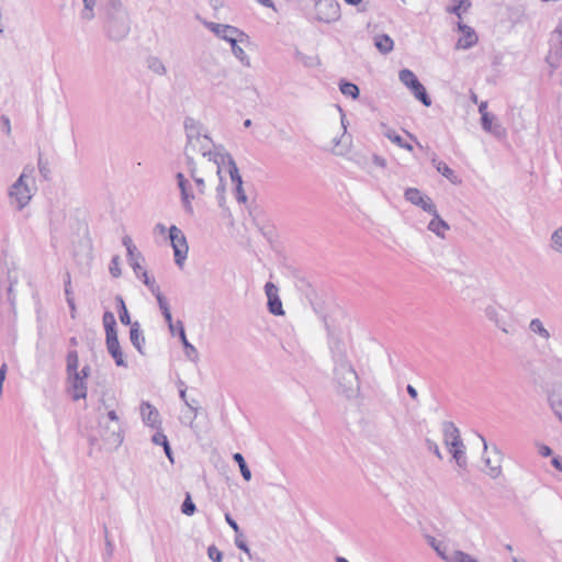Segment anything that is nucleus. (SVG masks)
Segmentation results:
<instances>
[{
  "label": "nucleus",
  "mask_w": 562,
  "mask_h": 562,
  "mask_svg": "<svg viewBox=\"0 0 562 562\" xmlns=\"http://www.w3.org/2000/svg\"><path fill=\"white\" fill-rule=\"evenodd\" d=\"M33 172L34 168L26 167L10 189V198L16 203L18 210H22L32 198V189L29 181H34Z\"/></svg>",
  "instance_id": "3"
},
{
  "label": "nucleus",
  "mask_w": 562,
  "mask_h": 562,
  "mask_svg": "<svg viewBox=\"0 0 562 562\" xmlns=\"http://www.w3.org/2000/svg\"><path fill=\"white\" fill-rule=\"evenodd\" d=\"M551 247L557 252H562V226L551 235Z\"/></svg>",
  "instance_id": "41"
},
{
  "label": "nucleus",
  "mask_w": 562,
  "mask_h": 562,
  "mask_svg": "<svg viewBox=\"0 0 562 562\" xmlns=\"http://www.w3.org/2000/svg\"><path fill=\"white\" fill-rule=\"evenodd\" d=\"M213 144L212 139L207 135L201 137L198 153H201L203 157H207L210 161H213L217 166V175L221 173V164L225 162V154L214 153L211 149Z\"/></svg>",
  "instance_id": "10"
},
{
  "label": "nucleus",
  "mask_w": 562,
  "mask_h": 562,
  "mask_svg": "<svg viewBox=\"0 0 562 562\" xmlns=\"http://www.w3.org/2000/svg\"><path fill=\"white\" fill-rule=\"evenodd\" d=\"M450 562H479L476 559L472 558L470 554L463 551H454L453 555L449 560Z\"/></svg>",
  "instance_id": "47"
},
{
  "label": "nucleus",
  "mask_w": 562,
  "mask_h": 562,
  "mask_svg": "<svg viewBox=\"0 0 562 562\" xmlns=\"http://www.w3.org/2000/svg\"><path fill=\"white\" fill-rule=\"evenodd\" d=\"M431 162L434 167L437 169L439 173H441L445 178H447L452 183H458L460 180L454 175V171L443 161L437 159L436 155L431 158Z\"/></svg>",
  "instance_id": "23"
},
{
  "label": "nucleus",
  "mask_w": 562,
  "mask_h": 562,
  "mask_svg": "<svg viewBox=\"0 0 562 562\" xmlns=\"http://www.w3.org/2000/svg\"><path fill=\"white\" fill-rule=\"evenodd\" d=\"M196 510L195 504L192 502L190 493H187L186 498L181 505L182 514L192 516Z\"/></svg>",
  "instance_id": "44"
},
{
  "label": "nucleus",
  "mask_w": 562,
  "mask_h": 562,
  "mask_svg": "<svg viewBox=\"0 0 562 562\" xmlns=\"http://www.w3.org/2000/svg\"><path fill=\"white\" fill-rule=\"evenodd\" d=\"M184 156H186V161H187V166L189 168L190 176H191V178H194V176H196V166H195V161L193 159V154H189L188 151H184Z\"/></svg>",
  "instance_id": "54"
},
{
  "label": "nucleus",
  "mask_w": 562,
  "mask_h": 562,
  "mask_svg": "<svg viewBox=\"0 0 562 562\" xmlns=\"http://www.w3.org/2000/svg\"><path fill=\"white\" fill-rule=\"evenodd\" d=\"M207 555L213 562H222L223 554L214 544L207 548Z\"/></svg>",
  "instance_id": "52"
},
{
  "label": "nucleus",
  "mask_w": 562,
  "mask_h": 562,
  "mask_svg": "<svg viewBox=\"0 0 562 562\" xmlns=\"http://www.w3.org/2000/svg\"><path fill=\"white\" fill-rule=\"evenodd\" d=\"M37 167H38V171H40L41 176L45 180H49L50 173H52L50 165H49V161L47 159H44L41 154L38 155Z\"/></svg>",
  "instance_id": "40"
},
{
  "label": "nucleus",
  "mask_w": 562,
  "mask_h": 562,
  "mask_svg": "<svg viewBox=\"0 0 562 562\" xmlns=\"http://www.w3.org/2000/svg\"><path fill=\"white\" fill-rule=\"evenodd\" d=\"M79 357L77 350H69L66 357V372L67 375L78 373Z\"/></svg>",
  "instance_id": "29"
},
{
  "label": "nucleus",
  "mask_w": 562,
  "mask_h": 562,
  "mask_svg": "<svg viewBox=\"0 0 562 562\" xmlns=\"http://www.w3.org/2000/svg\"><path fill=\"white\" fill-rule=\"evenodd\" d=\"M458 27L462 32V36L457 43V48L469 49L477 43V35L471 26L459 23Z\"/></svg>",
  "instance_id": "16"
},
{
  "label": "nucleus",
  "mask_w": 562,
  "mask_h": 562,
  "mask_svg": "<svg viewBox=\"0 0 562 562\" xmlns=\"http://www.w3.org/2000/svg\"><path fill=\"white\" fill-rule=\"evenodd\" d=\"M334 382L337 392L347 400L356 398L360 391V382L356 370L339 345L333 349Z\"/></svg>",
  "instance_id": "1"
},
{
  "label": "nucleus",
  "mask_w": 562,
  "mask_h": 562,
  "mask_svg": "<svg viewBox=\"0 0 562 562\" xmlns=\"http://www.w3.org/2000/svg\"><path fill=\"white\" fill-rule=\"evenodd\" d=\"M453 7L448 9V12L461 18V11H467L471 7L470 0H452Z\"/></svg>",
  "instance_id": "39"
},
{
  "label": "nucleus",
  "mask_w": 562,
  "mask_h": 562,
  "mask_svg": "<svg viewBox=\"0 0 562 562\" xmlns=\"http://www.w3.org/2000/svg\"><path fill=\"white\" fill-rule=\"evenodd\" d=\"M8 278H9V282H10V285H9V288L7 290V292H8V300L13 305L14 304V300H15L13 288H14V285L16 283V279H12L10 273H9Z\"/></svg>",
  "instance_id": "57"
},
{
  "label": "nucleus",
  "mask_w": 562,
  "mask_h": 562,
  "mask_svg": "<svg viewBox=\"0 0 562 562\" xmlns=\"http://www.w3.org/2000/svg\"><path fill=\"white\" fill-rule=\"evenodd\" d=\"M178 326H179V337L181 339V342L184 347V352H186V356L192 360V361H196L198 360V350L195 349V347L193 345H191L188 339H187V336H186V330H184V327H183V323L181 321H178Z\"/></svg>",
  "instance_id": "22"
},
{
  "label": "nucleus",
  "mask_w": 562,
  "mask_h": 562,
  "mask_svg": "<svg viewBox=\"0 0 562 562\" xmlns=\"http://www.w3.org/2000/svg\"><path fill=\"white\" fill-rule=\"evenodd\" d=\"M432 216V220L428 224V229L435 233L438 237L443 238L445 232L449 229V225L439 216L438 212Z\"/></svg>",
  "instance_id": "24"
},
{
  "label": "nucleus",
  "mask_w": 562,
  "mask_h": 562,
  "mask_svg": "<svg viewBox=\"0 0 562 562\" xmlns=\"http://www.w3.org/2000/svg\"><path fill=\"white\" fill-rule=\"evenodd\" d=\"M236 200L239 203H245L247 201V196H246L245 191L243 189V184L241 186H236Z\"/></svg>",
  "instance_id": "64"
},
{
  "label": "nucleus",
  "mask_w": 562,
  "mask_h": 562,
  "mask_svg": "<svg viewBox=\"0 0 562 562\" xmlns=\"http://www.w3.org/2000/svg\"><path fill=\"white\" fill-rule=\"evenodd\" d=\"M424 195L417 188H407L404 192L405 200L416 206L422 202Z\"/></svg>",
  "instance_id": "38"
},
{
  "label": "nucleus",
  "mask_w": 562,
  "mask_h": 562,
  "mask_svg": "<svg viewBox=\"0 0 562 562\" xmlns=\"http://www.w3.org/2000/svg\"><path fill=\"white\" fill-rule=\"evenodd\" d=\"M148 68L155 74L165 75L167 69L158 57H150L148 59Z\"/></svg>",
  "instance_id": "42"
},
{
  "label": "nucleus",
  "mask_w": 562,
  "mask_h": 562,
  "mask_svg": "<svg viewBox=\"0 0 562 562\" xmlns=\"http://www.w3.org/2000/svg\"><path fill=\"white\" fill-rule=\"evenodd\" d=\"M169 238L175 254V261L179 267H182L189 251L187 238L176 225L169 228Z\"/></svg>",
  "instance_id": "6"
},
{
  "label": "nucleus",
  "mask_w": 562,
  "mask_h": 562,
  "mask_svg": "<svg viewBox=\"0 0 562 562\" xmlns=\"http://www.w3.org/2000/svg\"><path fill=\"white\" fill-rule=\"evenodd\" d=\"M485 465L488 468L487 474L492 479H497L502 474V467L501 464H492V461L490 458H483Z\"/></svg>",
  "instance_id": "46"
},
{
  "label": "nucleus",
  "mask_w": 562,
  "mask_h": 562,
  "mask_svg": "<svg viewBox=\"0 0 562 562\" xmlns=\"http://www.w3.org/2000/svg\"><path fill=\"white\" fill-rule=\"evenodd\" d=\"M104 539H105V555L106 558L104 560H108L113 555L114 552V544L109 538V531L108 528L104 526Z\"/></svg>",
  "instance_id": "50"
},
{
  "label": "nucleus",
  "mask_w": 562,
  "mask_h": 562,
  "mask_svg": "<svg viewBox=\"0 0 562 562\" xmlns=\"http://www.w3.org/2000/svg\"><path fill=\"white\" fill-rule=\"evenodd\" d=\"M560 57H562V42H561V46L558 49L550 52V54L547 57V61L550 64V66L552 68H558L559 67L558 59Z\"/></svg>",
  "instance_id": "48"
},
{
  "label": "nucleus",
  "mask_w": 562,
  "mask_h": 562,
  "mask_svg": "<svg viewBox=\"0 0 562 562\" xmlns=\"http://www.w3.org/2000/svg\"><path fill=\"white\" fill-rule=\"evenodd\" d=\"M529 329L546 340L550 338L549 330L543 326L542 322L539 318L531 319V322L529 323Z\"/></svg>",
  "instance_id": "35"
},
{
  "label": "nucleus",
  "mask_w": 562,
  "mask_h": 562,
  "mask_svg": "<svg viewBox=\"0 0 562 562\" xmlns=\"http://www.w3.org/2000/svg\"><path fill=\"white\" fill-rule=\"evenodd\" d=\"M536 446L538 447V452L540 456L544 458L552 456L553 451L549 446L544 443H536Z\"/></svg>",
  "instance_id": "60"
},
{
  "label": "nucleus",
  "mask_w": 562,
  "mask_h": 562,
  "mask_svg": "<svg viewBox=\"0 0 562 562\" xmlns=\"http://www.w3.org/2000/svg\"><path fill=\"white\" fill-rule=\"evenodd\" d=\"M339 90L344 95L350 97L352 99H357L360 93V90L357 85L346 80H341L339 82Z\"/></svg>",
  "instance_id": "32"
},
{
  "label": "nucleus",
  "mask_w": 562,
  "mask_h": 562,
  "mask_svg": "<svg viewBox=\"0 0 562 562\" xmlns=\"http://www.w3.org/2000/svg\"><path fill=\"white\" fill-rule=\"evenodd\" d=\"M296 58L303 63L305 66L307 67H311L315 64V58L314 57H308V56H305L304 54H302L301 52H297L296 53Z\"/></svg>",
  "instance_id": "59"
},
{
  "label": "nucleus",
  "mask_w": 562,
  "mask_h": 562,
  "mask_svg": "<svg viewBox=\"0 0 562 562\" xmlns=\"http://www.w3.org/2000/svg\"><path fill=\"white\" fill-rule=\"evenodd\" d=\"M151 441L158 446H165L168 442L167 436L162 431H156L151 437Z\"/></svg>",
  "instance_id": "56"
},
{
  "label": "nucleus",
  "mask_w": 562,
  "mask_h": 562,
  "mask_svg": "<svg viewBox=\"0 0 562 562\" xmlns=\"http://www.w3.org/2000/svg\"><path fill=\"white\" fill-rule=\"evenodd\" d=\"M128 13H121L105 18V33L109 40L120 42L124 40L131 30Z\"/></svg>",
  "instance_id": "4"
},
{
  "label": "nucleus",
  "mask_w": 562,
  "mask_h": 562,
  "mask_svg": "<svg viewBox=\"0 0 562 562\" xmlns=\"http://www.w3.org/2000/svg\"><path fill=\"white\" fill-rule=\"evenodd\" d=\"M233 460L238 464L239 467V470H240V474L241 476L244 477L245 481H250L251 480V472L245 461V458L243 457L241 453L239 452H236L233 454Z\"/></svg>",
  "instance_id": "34"
},
{
  "label": "nucleus",
  "mask_w": 562,
  "mask_h": 562,
  "mask_svg": "<svg viewBox=\"0 0 562 562\" xmlns=\"http://www.w3.org/2000/svg\"><path fill=\"white\" fill-rule=\"evenodd\" d=\"M417 206H419L422 210H424L425 212H427L431 215L437 213V207L428 195H424V198L422 199V202H419V204H417Z\"/></svg>",
  "instance_id": "45"
},
{
  "label": "nucleus",
  "mask_w": 562,
  "mask_h": 562,
  "mask_svg": "<svg viewBox=\"0 0 562 562\" xmlns=\"http://www.w3.org/2000/svg\"><path fill=\"white\" fill-rule=\"evenodd\" d=\"M265 293L268 299L267 307L268 311L276 316L284 315V310L282 305V301L279 296V289L272 282H267L265 284Z\"/></svg>",
  "instance_id": "9"
},
{
  "label": "nucleus",
  "mask_w": 562,
  "mask_h": 562,
  "mask_svg": "<svg viewBox=\"0 0 562 562\" xmlns=\"http://www.w3.org/2000/svg\"><path fill=\"white\" fill-rule=\"evenodd\" d=\"M246 38H241L240 36H233L228 38V43L231 44L232 53L234 56L246 67L250 66V59L245 53V50L238 45V43L246 42Z\"/></svg>",
  "instance_id": "18"
},
{
  "label": "nucleus",
  "mask_w": 562,
  "mask_h": 562,
  "mask_svg": "<svg viewBox=\"0 0 562 562\" xmlns=\"http://www.w3.org/2000/svg\"><path fill=\"white\" fill-rule=\"evenodd\" d=\"M105 18L121 13H127L121 0H108L104 5Z\"/></svg>",
  "instance_id": "28"
},
{
  "label": "nucleus",
  "mask_w": 562,
  "mask_h": 562,
  "mask_svg": "<svg viewBox=\"0 0 562 562\" xmlns=\"http://www.w3.org/2000/svg\"><path fill=\"white\" fill-rule=\"evenodd\" d=\"M449 452L460 468L467 467L465 446L463 442L458 445V447L450 448Z\"/></svg>",
  "instance_id": "30"
},
{
  "label": "nucleus",
  "mask_w": 562,
  "mask_h": 562,
  "mask_svg": "<svg viewBox=\"0 0 562 562\" xmlns=\"http://www.w3.org/2000/svg\"><path fill=\"white\" fill-rule=\"evenodd\" d=\"M481 125L485 132L494 135H501L503 133L502 125L497 123L495 115L492 113H483V116H481Z\"/></svg>",
  "instance_id": "20"
},
{
  "label": "nucleus",
  "mask_w": 562,
  "mask_h": 562,
  "mask_svg": "<svg viewBox=\"0 0 562 562\" xmlns=\"http://www.w3.org/2000/svg\"><path fill=\"white\" fill-rule=\"evenodd\" d=\"M142 278L144 284L150 290V292L155 295L156 300L158 299V295H162L160 292L159 286L156 284V281L154 278H150L146 270L139 271V277Z\"/></svg>",
  "instance_id": "33"
},
{
  "label": "nucleus",
  "mask_w": 562,
  "mask_h": 562,
  "mask_svg": "<svg viewBox=\"0 0 562 562\" xmlns=\"http://www.w3.org/2000/svg\"><path fill=\"white\" fill-rule=\"evenodd\" d=\"M99 440L102 441V446L106 450H113L119 448L123 442V436L121 434L120 424L106 423L104 417L99 419L98 435L90 436V443L97 445Z\"/></svg>",
  "instance_id": "2"
},
{
  "label": "nucleus",
  "mask_w": 562,
  "mask_h": 562,
  "mask_svg": "<svg viewBox=\"0 0 562 562\" xmlns=\"http://www.w3.org/2000/svg\"><path fill=\"white\" fill-rule=\"evenodd\" d=\"M122 243L126 247L127 257H133L137 248L133 244L132 238L128 235H125L122 239Z\"/></svg>",
  "instance_id": "55"
},
{
  "label": "nucleus",
  "mask_w": 562,
  "mask_h": 562,
  "mask_svg": "<svg viewBox=\"0 0 562 562\" xmlns=\"http://www.w3.org/2000/svg\"><path fill=\"white\" fill-rule=\"evenodd\" d=\"M385 137H387L392 143L396 144L397 146L402 143L403 138L394 131V130H387L384 133Z\"/></svg>",
  "instance_id": "58"
},
{
  "label": "nucleus",
  "mask_w": 562,
  "mask_h": 562,
  "mask_svg": "<svg viewBox=\"0 0 562 562\" xmlns=\"http://www.w3.org/2000/svg\"><path fill=\"white\" fill-rule=\"evenodd\" d=\"M127 259H128V262H130L132 269L136 273V276L139 277V271L143 270V268L140 266V261L144 260L142 254L136 249V251L134 252V256L127 257Z\"/></svg>",
  "instance_id": "43"
},
{
  "label": "nucleus",
  "mask_w": 562,
  "mask_h": 562,
  "mask_svg": "<svg viewBox=\"0 0 562 562\" xmlns=\"http://www.w3.org/2000/svg\"><path fill=\"white\" fill-rule=\"evenodd\" d=\"M225 161H227L228 167H229L228 172H229L232 182L236 183V186H241L243 180L239 175L238 168L236 166L235 160L233 159V157L229 154H225Z\"/></svg>",
  "instance_id": "31"
},
{
  "label": "nucleus",
  "mask_w": 562,
  "mask_h": 562,
  "mask_svg": "<svg viewBox=\"0 0 562 562\" xmlns=\"http://www.w3.org/2000/svg\"><path fill=\"white\" fill-rule=\"evenodd\" d=\"M140 415L143 422L155 429H159L161 426L160 415L158 409L148 402L140 404Z\"/></svg>",
  "instance_id": "14"
},
{
  "label": "nucleus",
  "mask_w": 562,
  "mask_h": 562,
  "mask_svg": "<svg viewBox=\"0 0 562 562\" xmlns=\"http://www.w3.org/2000/svg\"><path fill=\"white\" fill-rule=\"evenodd\" d=\"M65 295L67 297H74L72 291H71V280H70V273H66V280H65Z\"/></svg>",
  "instance_id": "63"
},
{
  "label": "nucleus",
  "mask_w": 562,
  "mask_h": 562,
  "mask_svg": "<svg viewBox=\"0 0 562 562\" xmlns=\"http://www.w3.org/2000/svg\"><path fill=\"white\" fill-rule=\"evenodd\" d=\"M235 544L238 549L243 550L245 553H247L249 555V558H251L250 549L247 546V542L241 532L235 535Z\"/></svg>",
  "instance_id": "49"
},
{
  "label": "nucleus",
  "mask_w": 562,
  "mask_h": 562,
  "mask_svg": "<svg viewBox=\"0 0 562 562\" xmlns=\"http://www.w3.org/2000/svg\"><path fill=\"white\" fill-rule=\"evenodd\" d=\"M316 19L330 23L340 18V5L336 0H318L315 3Z\"/></svg>",
  "instance_id": "8"
},
{
  "label": "nucleus",
  "mask_w": 562,
  "mask_h": 562,
  "mask_svg": "<svg viewBox=\"0 0 562 562\" xmlns=\"http://www.w3.org/2000/svg\"><path fill=\"white\" fill-rule=\"evenodd\" d=\"M110 273L112 277L117 278L121 276V268H120V258L119 256H114L110 263Z\"/></svg>",
  "instance_id": "53"
},
{
  "label": "nucleus",
  "mask_w": 562,
  "mask_h": 562,
  "mask_svg": "<svg viewBox=\"0 0 562 562\" xmlns=\"http://www.w3.org/2000/svg\"><path fill=\"white\" fill-rule=\"evenodd\" d=\"M225 520L231 526V528L234 530L235 535L241 532L238 524L236 522L235 519H233L231 514H228V513L225 514Z\"/></svg>",
  "instance_id": "62"
},
{
  "label": "nucleus",
  "mask_w": 562,
  "mask_h": 562,
  "mask_svg": "<svg viewBox=\"0 0 562 562\" xmlns=\"http://www.w3.org/2000/svg\"><path fill=\"white\" fill-rule=\"evenodd\" d=\"M184 131L186 136L189 138L190 147L192 146L194 140H201L202 135V128L203 125L201 122L192 119V117H186L184 120Z\"/></svg>",
  "instance_id": "17"
},
{
  "label": "nucleus",
  "mask_w": 562,
  "mask_h": 562,
  "mask_svg": "<svg viewBox=\"0 0 562 562\" xmlns=\"http://www.w3.org/2000/svg\"><path fill=\"white\" fill-rule=\"evenodd\" d=\"M442 432L443 442L449 449L452 447H458V445H461L463 442L460 437L459 429L452 422L442 423Z\"/></svg>",
  "instance_id": "15"
},
{
  "label": "nucleus",
  "mask_w": 562,
  "mask_h": 562,
  "mask_svg": "<svg viewBox=\"0 0 562 562\" xmlns=\"http://www.w3.org/2000/svg\"><path fill=\"white\" fill-rule=\"evenodd\" d=\"M398 78L418 101H420L425 106L431 105V99L429 94L412 70L402 69L398 74Z\"/></svg>",
  "instance_id": "5"
},
{
  "label": "nucleus",
  "mask_w": 562,
  "mask_h": 562,
  "mask_svg": "<svg viewBox=\"0 0 562 562\" xmlns=\"http://www.w3.org/2000/svg\"><path fill=\"white\" fill-rule=\"evenodd\" d=\"M130 340L137 351L144 355L143 346L145 344V337L138 322L131 324Z\"/></svg>",
  "instance_id": "19"
},
{
  "label": "nucleus",
  "mask_w": 562,
  "mask_h": 562,
  "mask_svg": "<svg viewBox=\"0 0 562 562\" xmlns=\"http://www.w3.org/2000/svg\"><path fill=\"white\" fill-rule=\"evenodd\" d=\"M105 345L108 352L114 359L115 364L119 367H127V363L124 360L123 352L120 346L117 333L112 335H105Z\"/></svg>",
  "instance_id": "13"
},
{
  "label": "nucleus",
  "mask_w": 562,
  "mask_h": 562,
  "mask_svg": "<svg viewBox=\"0 0 562 562\" xmlns=\"http://www.w3.org/2000/svg\"><path fill=\"white\" fill-rule=\"evenodd\" d=\"M157 303L159 305V308L161 311V314H162L165 321L168 324V327H169L171 334H173L175 325L172 323V315H171L167 299L164 295H158Z\"/></svg>",
  "instance_id": "26"
},
{
  "label": "nucleus",
  "mask_w": 562,
  "mask_h": 562,
  "mask_svg": "<svg viewBox=\"0 0 562 562\" xmlns=\"http://www.w3.org/2000/svg\"><path fill=\"white\" fill-rule=\"evenodd\" d=\"M374 46L382 54H389L393 50L394 42L386 34H380L374 37Z\"/></svg>",
  "instance_id": "25"
},
{
  "label": "nucleus",
  "mask_w": 562,
  "mask_h": 562,
  "mask_svg": "<svg viewBox=\"0 0 562 562\" xmlns=\"http://www.w3.org/2000/svg\"><path fill=\"white\" fill-rule=\"evenodd\" d=\"M549 404L554 414L562 422V393H552L549 396Z\"/></svg>",
  "instance_id": "37"
},
{
  "label": "nucleus",
  "mask_w": 562,
  "mask_h": 562,
  "mask_svg": "<svg viewBox=\"0 0 562 562\" xmlns=\"http://www.w3.org/2000/svg\"><path fill=\"white\" fill-rule=\"evenodd\" d=\"M485 316L493 322L505 334H509L510 331L507 328V323L498 315V310L494 305H488L484 310Z\"/></svg>",
  "instance_id": "21"
},
{
  "label": "nucleus",
  "mask_w": 562,
  "mask_h": 562,
  "mask_svg": "<svg viewBox=\"0 0 562 562\" xmlns=\"http://www.w3.org/2000/svg\"><path fill=\"white\" fill-rule=\"evenodd\" d=\"M115 302H116V310H117L119 318H120L121 323L123 325H131V324H133L131 322L130 313L127 311V307L125 305V302H124L122 295H116L115 296Z\"/></svg>",
  "instance_id": "27"
},
{
  "label": "nucleus",
  "mask_w": 562,
  "mask_h": 562,
  "mask_svg": "<svg viewBox=\"0 0 562 562\" xmlns=\"http://www.w3.org/2000/svg\"><path fill=\"white\" fill-rule=\"evenodd\" d=\"M68 392L74 401H79L87 397V380L79 376L78 373L67 375Z\"/></svg>",
  "instance_id": "11"
},
{
  "label": "nucleus",
  "mask_w": 562,
  "mask_h": 562,
  "mask_svg": "<svg viewBox=\"0 0 562 562\" xmlns=\"http://www.w3.org/2000/svg\"><path fill=\"white\" fill-rule=\"evenodd\" d=\"M94 5L95 4H89V5L83 4V9L80 12V18L83 21H91L94 18V11H93Z\"/></svg>",
  "instance_id": "51"
},
{
  "label": "nucleus",
  "mask_w": 562,
  "mask_h": 562,
  "mask_svg": "<svg viewBox=\"0 0 562 562\" xmlns=\"http://www.w3.org/2000/svg\"><path fill=\"white\" fill-rule=\"evenodd\" d=\"M196 19L217 37L226 42H228V38H232L233 36H240L241 38L249 40V36L236 26L210 22L203 20L200 15H196Z\"/></svg>",
  "instance_id": "7"
},
{
  "label": "nucleus",
  "mask_w": 562,
  "mask_h": 562,
  "mask_svg": "<svg viewBox=\"0 0 562 562\" xmlns=\"http://www.w3.org/2000/svg\"><path fill=\"white\" fill-rule=\"evenodd\" d=\"M178 188L181 193V202L186 212L190 215L193 214L192 200L194 199L193 193L190 191L189 181L184 178L183 173L178 172L177 176Z\"/></svg>",
  "instance_id": "12"
},
{
  "label": "nucleus",
  "mask_w": 562,
  "mask_h": 562,
  "mask_svg": "<svg viewBox=\"0 0 562 562\" xmlns=\"http://www.w3.org/2000/svg\"><path fill=\"white\" fill-rule=\"evenodd\" d=\"M102 321L105 329V335H112L117 333L116 321L112 312H104Z\"/></svg>",
  "instance_id": "36"
},
{
  "label": "nucleus",
  "mask_w": 562,
  "mask_h": 562,
  "mask_svg": "<svg viewBox=\"0 0 562 562\" xmlns=\"http://www.w3.org/2000/svg\"><path fill=\"white\" fill-rule=\"evenodd\" d=\"M426 445H427V448H428L429 451L434 452L439 459H442V454L440 452V449H439L438 445L435 441H432L430 439H427L426 440Z\"/></svg>",
  "instance_id": "61"
}]
</instances>
